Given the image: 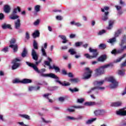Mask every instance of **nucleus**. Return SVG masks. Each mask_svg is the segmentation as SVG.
<instances>
[{
	"label": "nucleus",
	"instance_id": "1",
	"mask_svg": "<svg viewBox=\"0 0 126 126\" xmlns=\"http://www.w3.org/2000/svg\"><path fill=\"white\" fill-rule=\"evenodd\" d=\"M34 70L36 71V72L39 73L40 76H42V77H50L51 78H54L56 79V82L61 84V85H63V86H69V85H70V83L69 82L65 83V82H64L63 83H61V82L59 81V77H58L54 73H51L49 74H44V72L46 71V69L45 68H42L40 70H39L38 67H36Z\"/></svg>",
	"mask_w": 126,
	"mask_h": 126
},
{
	"label": "nucleus",
	"instance_id": "2",
	"mask_svg": "<svg viewBox=\"0 0 126 126\" xmlns=\"http://www.w3.org/2000/svg\"><path fill=\"white\" fill-rule=\"evenodd\" d=\"M105 82L104 80H102L100 81H95L94 83L95 87L92 88L90 91L88 92V94L92 93V94H98V90H104L105 87H101L100 86L103 85Z\"/></svg>",
	"mask_w": 126,
	"mask_h": 126
},
{
	"label": "nucleus",
	"instance_id": "3",
	"mask_svg": "<svg viewBox=\"0 0 126 126\" xmlns=\"http://www.w3.org/2000/svg\"><path fill=\"white\" fill-rule=\"evenodd\" d=\"M17 11L20 12L21 9L19 6H17L16 8L13 9L11 14L10 15L9 18L12 20H15V19H18L19 16L17 15Z\"/></svg>",
	"mask_w": 126,
	"mask_h": 126
},
{
	"label": "nucleus",
	"instance_id": "4",
	"mask_svg": "<svg viewBox=\"0 0 126 126\" xmlns=\"http://www.w3.org/2000/svg\"><path fill=\"white\" fill-rule=\"evenodd\" d=\"M89 51L90 53H93V56H91L89 54H84V56L87 58V59H89V60H91V59H94V58H97V56H98V52L97 51V49H93L92 48H90L89 49Z\"/></svg>",
	"mask_w": 126,
	"mask_h": 126
},
{
	"label": "nucleus",
	"instance_id": "5",
	"mask_svg": "<svg viewBox=\"0 0 126 126\" xmlns=\"http://www.w3.org/2000/svg\"><path fill=\"white\" fill-rule=\"evenodd\" d=\"M109 66H113V63H110L109 64H105L99 68L96 69L95 71L97 75H101V74L104 73L105 68H108Z\"/></svg>",
	"mask_w": 126,
	"mask_h": 126
},
{
	"label": "nucleus",
	"instance_id": "6",
	"mask_svg": "<svg viewBox=\"0 0 126 126\" xmlns=\"http://www.w3.org/2000/svg\"><path fill=\"white\" fill-rule=\"evenodd\" d=\"M109 7L108 6H105L104 7V8H101V11L102 12H104V14L102 16L101 19L103 20V21H107L108 19H109ZM105 10L106 11L105 12Z\"/></svg>",
	"mask_w": 126,
	"mask_h": 126
},
{
	"label": "nucleus",
	"instance_id": "7",
	"mask_svg": "<svg viewBox=\"0 0 126 126\" xmlns=\"http://www.w3.org/2000/svg\"><path fill=\"white\" fill-rule=\"evenodd\" d=\"M16 42V39L15 38H12L10 41V45L9 47L11 48L13 50L14 53H16L18 51V45L17 44H15Z\"/></svg>",
	"mask_w": 126,
	"mask_h": 126
},
{
	"label": "nucleus",
	"instance_id": "8",
	"mask_svg": "<svg viewBox=\"0 0 126 126\" xmlns=\"http://www.w3.org/2000/svg\"><path fill=\"white\" fill-rule=\"evenodd\" d=\"M109 81L111 82L112 84L110 85V88H117L119 83L116 80L114 77H110L108 79Z\"/></svg>",
	"mask_w": 126,
	"mask_h": 126
},
{
	"label": "nucleus",
	"instance_id": "9",
	"mask_svg": "<svg viewBox=\"0 0 126 126\" xmlns=\"http://www.w3.org/2000/svg\"><path fill=\"white\" fill-rule=\"evenodd\" d=\"M85 70H86L87 71L85 72L84 74V78L85 79H89V78H90V77H91V74L92 73V71H91L89 67L86 68Z\"/></svg>",
	"mask_w": 126,
	"mask_h": 126
},
{
	"label": "nucleus",
	"instance_id": "10",
	"mask_svg": "<svg viewBox=\"0 0 126 126\" xmlns=\"http://www.w3.org/2000/svg\"><path fill=\"white\" fill-rule=\"evenodd\" d=\"M17 62H20V60L17 58H16L15 60H13L12 63H13L12 66V69H16L18 67H19L20 63H17Z\"/></svg>",
	"mask_w": 126,
	"mask_h": 126
},
{
	"label": "nucleus",
	"instance_id": "11",
	"mask_svg": "<svg viewBox=\"0 0 126 126\" xmlns=\"http://www.w3.org/2000/svg\"><path fill=\"white\" fill-rule=\"evenodd\" d=\"M41 48L42 55L43 56V57H47V53H46V50H45V49L48 48V43H45L44 44V46H41Z\"/></svg>",
	"mask_w": 126,
	"mask_h": 126
},
{
	"label": "nucleus",
	"instance_id": "12",
	"mask_svg": "<svg viewBox=\"0 0 126 126\" xmlns=\"http://www.w3.org/2000/svg\"><path fill=\"white\" fill-rule=\"evenodd\" d=\"M94 115L96 116H104L105 115V110H97L94 111Z\"/></svg>",
	"mask_w": 126,
	"mask_h": 126
},
{
	"label": "nucleus",
	"instance_id": "13",
	"mask_svg": "<svg viewBox=\"0 0 126 126\" xmlns=\"http://www.w3.org/2000/svg\"><path fill=\"white\" fill-rule=\"evenodd\" d=\"M32 56L33 60H34V61H38V54H37V52H36V51H35V49H32Z\"/></svg>",
	"mask_w": 126,
	"mask_h": 126
},
{
	"label": "nucleus",
	"instance_id": "14",
	"mask_svg": "<svg viewBox=\"0 0 126 126\" xmlns=\"http://www.w3.org/2000/svg\"><path fill=\"white\" fill-rule=\"evenodd\" d=\"M116 114L118 116H126V110H124V109H119L116 111Z\"/></svg>",
	"mask_w": 126,
	"mask_h": 126
},
{
	"label": "nucleus",
	"instance_id": "15",
	"mask_svg": "<svg viewBox=\"0 0 126 126\" xmlns=\"http://www.w3.org/2000/svg\"><path fill=\"white\" fill-rule=\"evenodd\" d=\"M14 23L15 29L18 30L19 28H20V26L21 25V24H20V20L19 19H18L17 21H15L14 22Z\"/></svg>",
	"mask_w": 126,
	"mask_h": 126
},
{
	"label": "nucleus",
	"instance_id": "16",
	"mask_svg": "<svg viewBox=\"0 0 126 126\" xmlns=\"http://www.w3.org/2000/svg\"><path fill=\"white\" fill-rule=\"evenodd\" d=\"M47 60L49 61H44V64L45 65H47L48 66H49V69H51V66H52L51 65L50 63H52V62H53V60H52V59H51L49 57L47 58Z\"/></svg>",
	"mask_w": 126,
	"mask_h": 126
},
{
	"label": "nucleus",
	"instance_id": "17",
	"mask_svg": "<svg viewBox=\"0 0 126 126\" xmlns=\"http://www.w3.org/2000/svg\"><path fill=\"white\" fill-rule=\"evenodd\" d=\"M122 101H116L111 103L112 107H120L122 106Z\"/></svg>",
	"mask_w": 126,
	"mask_h": 126
},
{
	"label": "nucleus",
	"instance_id": "18",
	"mask_svg": "<svg viewBox=\"0 0 126 126\" xmlns=\"http://www.w3.org/2000/svg\"><path fill=\"white\" fill-rule=\"evenodd\" d=\"M106 59H107V56H106V55H103L99 57L97 59V61L98 62H105V61H106Z\"/></svg>",
	"mask_w": 126,
	"mask_h": 126
},
{
	"label": "nucleus",
	"instance_id": "19",
	"mask_svg": "<svg viewBox=\"0 0 126 126\" xmlns=\"http://www.w3.org/2000/svg\"><path fill=\"white\" fill-rule=\"evenodd\" d=\"M10 6L9 5H5L4 6V11L5 13H9L10 12Z\"/></svg>",
	"mask_w": 126,
	"mask_h": 126
},
{
	"label": "nucleus",
	"instance_id": "20",
	"mask_svg": "<svg viewBox=\"0 0 126 126\" xmlns=\"http://www.w3.org/2000/svg\"><path fill=\"white\" fill-rule=\"evenodd\" d=\"M31 83H32V80L29 79H24L21 82V83H23V84H27Z\"/></svg>",
	"mask_w": 126,
	"mask_h": 126
},
{
	"label": "nucleus",
	"instance_id": "21",
	"mask_svg": "<svg viewBox=\"0 0 126 126\" xmlns=\"http://www.w3.org/2000/svg\"><path fill=\"white\" fill-rule=\"evenodd\" d=\"M32 36L35 39V38H39L40 37V32L39 31H35L32 33Z\"/></svg>",
	"mask_w": 126,
	"mask_h": 126
},
{
	"label": "nucleus",
	"instance_id": "22",
	"mask_svg": "<svg viewBox=\"0 0 126 126\" xmlns=\"http://www.w3.org/2000/svg\"><path fill=\"white\" fill-rule=\"evenodd\" d=\"M118 73L119 75H121V76H124L126 74V69H122L118 70Z\"/></svg>",
	"mask_w": 126,
	"mask_h": 126
},
{
	"label": "nucleus",
	"instance_id": "23",
	"mask_svg": "<svg viewBox=\"0 0 126 126\" xmlns=\"http://www.w3.org/2000/svg\"><path fill=\"white\" fill-rule=\"evenodd\" d=\"M50 69H55L56 72H60V68L56 66L55 64H53L52 66H50Z\"/></svg>",
	"mask_w": 126,
	"mask_h": 126
},
{
	"label": "nucleus",
	"instance_id": "24",
	"mask_svg": "<svg viewBox=\"0 0 126 126\" xmlns=\"http://www.w3.org/2000/svg\"><path fill=\"white\" fill-rule=\"evenodd\" d=\"M1 27L2 29H11V26L9 24H3Z\"/></svg>",
	"mask_w": 126,
	"mask_h": 126
},
{
	"label": "nucleus",
	"instance_id": "25",
	"mask_svg": "<svg viewBox=\"0 0 126 126\" xmlns=\"http://www.w3.org/2000/svg\"><path fill=\"white\" fill-rule=\"evenodd\" d=\"M114 20H110L109 21V26L107 28L108 30H111L113 28V24H114Z\"/></svg>",
	"mask_w": 126,
	"mask_h": 126
},
{
	"label": "nucleus",
	"instance_id": "26",
	"mask_svg": "<svg viewBox=\"0 0 126 126\" xmlns=\"http://www.w3.org/2000/svg\"><path fill=\"white\" fill-rule=\"evenodd\" d=\"M50 95H51V94H43V96L44 98H46V99H48L50 103H53V100L49 98V96H50Z\"/></svg>",
	"mask_w": 126,
	"mask_h": 126
},
{
	"label": "nucleus",
	"instance_id": "27",
	"mask_svg": "<svg viewBox=\"0 0 126 126\" xmlns=\"http://www.w3.org/2000/svg\"><path fill=\"white\" fill-rule=\"evenodd\" d=\"M68 52L70 53V55H71L72 56H73V55H76V54H77V53L76 52V51H75V49H70L68 50Z\"/></svg>",
	"mask_w": 126,
	"mask_h": 126
},
{
	"label": "nucleus",
	"instance_id": "28",
	"mask_svg": "<svg viewBox=\"0 0 126 126\" xmlns=\"http://www.w3.org/2000/svg\"><path fill=\"white\" fill-rule=\"evenodd\" d=\"M20 116L24 119H26V120H28L29 121L31 120L30 116L27 114H20Z\"/></svg>",
	"mask_w": 126,
	"mask_h": 126
},
{
	"label": "nucleus",
	"instance_id": "29",
	"mask_svg": "<svg viewBox=\"0 0 126 126\" xmlns=\"http://www.w3.org/2000/svg\"><path fill=\"white\" fill-rule=\"evenodd\" d=\"M26 63L27 65H29V66H30L31 67H32V68H33L34 70H35L37 66H36L35 64L30 63L28 62H26Z\"/></svg>",
	"mask_w": 126,
	"mask_h": 126
},
{
	"label": "nucleus",
	"instance_id": "30",
	"mask_svg": "<svg viewBox=\"0 0 126 126\" xmlns=\"http://www.w3.org/2000/svg\"><path fill=\"white\" fill-rule=\"evenodd\" d=\"M126 54H124L121 57L117 59L116 60H115L114 61V63H120V62H121V61H122V60H123V59L126 58Z\"/></svg>",
	"mask_w": 126,
	"mask_h": 126
},
{
	"label": "nucleus",
	"instance_id": "31",
	"mask_svg": "<svg viewBox=\"0 0 126 126\" xmlns=\"http://www.w3.org/2000/svg\"><path fill=\"white\" fill-rule=\"evenodd\" d=\"M96 120H97V119L96 118H92L91 119L88 120L86 122V124H87V125H90V124H92V123H93V122H95V121H96Z\"/></svg>",
	"mask_w": 126,
	"mask_h": 126
},
{
	"label": "nucleus",
	"instance_id": "32",
	"mask_svg": "<svg viewBox=\"0 0 126 126\" xmlns=\"http://www.w3.org/2000/svg\"><path fill=\"white\" fill-rule=\"evenodd\" d=\"M86 106H94L96 105V102H86L85 103Z\"/></svg>",
	"mask_w": 126,
	"mask_h": 126
},
{
	"label": "nucleus",
	"instance_id": "33",
	"mask_svg": "<svg viewBox=\"0 0 126 126\" xmlns=\"http://www.w3.org/2000/svg\"><path fill=\"white\" fill-rule=\"evenodd\" d=\"M27 55V50L26 49V48H24L23 52L22 53V54H21V56L22 57V58H25Z\"/></svg>",
	"mask_w": 126,
	"mask_h": 126
},
{
	"label": "nucleus",
	"instance_id": "34",
	"mask_svg": "<svg viewBox=\"0 0 126 126\" xmlns=\"http://www.w3.org/2000/svg\"><path fill=\"white\" fill-rule=\"evenodd\" d=\"M116 41H117V40L116 39V37L114 36L112 38L109 39L107 41V42H108V43H110V44H113V43H115V42H116Z\"/></svg>",
	"mask_w": 126,
	"mask_h": 126
},
{
	"label": "nucleus",
	"instance_id": "35",
	"mask_svg": "<svg viewBox=\"0 0 126 126\" xmlns=\"http://www.w3.org/2000/svg\"><path fill=\"white\" fill-rule=\"evenodd\" d=\"M70 81L73 83H77V82H79L80 80L79 78H72L70 79Z\"/></svg>",
	"mask_w": 126,
	"mask_h": 126
},
{
	"label": "nucleus",
	"instance_id": "36",
	"mask_svg": "<svg viewBox=\"0 0 126 126\" xmlns=\"http://www.w3.org/2000/svg\"><path fill=\"white\" fill-rule=\"evenodd\" d=\"M33 47L35 50H38V43L36 40H33Z\"/></svg>",
	"mask_w": 126,
	"mask_h": 126
},
{
	"label": "nucleus",
	"instance_id": "37",
	"mask_svg": "<svg viewBox=\"0 0 126 126\" xmlns=\"http://www.w3.org/2000/svg\"><path fill=\"white\" fill-rule=\"evenodd\" d=\"M40 89V87L38 86L36 88L33 87H31L29 88V91H32V90H39Z\"/></svg>",
	"mask_w": 126,
	"mask_h": 126
},
{
	"label": "nucleus",
	"instance_id": "38",
	"mask_svg": "<svg viewBox=\"0 0 126 126\" xmlns=\"http://www.w3.org/2000/svg\"><path fill=\"white\" fill-rule=\"evenodd\" d=\"M121 33H122V30H118L116 32H115L114 37H115V38H117V37H119Z\"/></svg>",
	"mask_w": 126,
	"mask_h": 126
},
{
	"label": "nucleus",
	"instance_id": "39",
	"mask_svg": "<svg viewBox=\"0 0 126 126\" xmlns=\"http://www.w3.org/2000/svg\"><path fill=\"white\" fill-rule=\"evenodd\" d=\"M69 90L72 92V93H73V92H78V91H79V89L76 88H74V89L69 88Z\"/></svg>",
	"mask_w": 126,
	"mask_h": 126
},
{
	"label": "nucleus",
	"instance_id": "40",
	"mask_svg": "<svg viewBox=\"0 0 126 126\" xmlns=\"http://www.w3.org/2000/svg\"><path fill=\"white\" fill-rule=\"evenodd\" d=\"M67 121H75L76 120V118L72 117L71 116L66 117Z\"/></svg>",
	"mask_w": 126,
	"mask_h": 126
},
{
	"label": "nucleus",
	"instance_id": "41",
	"mask_svg": "<svg viewBox=\"0 0 126 126\" xmlns=\"http://www.w3.org/2000/svg\"><path fill=\"white\" fill-rule=\"evenodd\" d=\"M121 126H126V119H124L120 123Z\"/></svg>",
	"mask_w": 126,
	"mask_h": 126
},
{
	"label": "nucleus",
	"instance_id": "42",
	"mask_svg": "<svg viewBox=\"0 0 126 126\" xmlns=\"http://www.w3.org/2000/svg\"><path fill=\"white\" fill-rule=\"evenodd\" d=\"M25 38L27 40H29L30 39V34H29V32H26L25 35Z\"/></svg>",
	"mask_w": 126,
	"mask_h": 126
},
{
	"label": "nucleus",
	"instance_id": "43",
	"mask_svg": "<svg viewBox=\"0 0 126 126\" xmlns=\"http://www.w3.org/2000/svg\"><path fill=\"white\" fill-rule=\"evenodd\" d=\"M34 9L36 12H38V11H40V5H37L35 6Z\"/></svg>",
	"mask_w": 126,
	"mask_h": 126
},
{
	"label": "nucleus",
	"instance_id": "44",
	"mask_svg": "<svg viewBox=\"0 0 126 126\" xmlns=\"http://www.w3.org/2000/svg\"><path fill=\"white\" fill-rule=\"evenodd\" d=\"M1 52H4V53H6L8 52V47H6L1 49Z\"/></svg>",
	"mask_w": 126,
	"mask_h": 126
},
{
	"label": "nucleus",
	"instance_id": "45",
	"mask_svg": "<svg viewBox=\"0 0 126 126\" xmlns=\"http://www.w3.org/2000/svg\"><path fill=\"white\" fill-rule=\"evenodd\" d=\"M41 119L42 120V122L43 123H45V124H50L52 123L51 121H46V120H45V119H44L43 118H42Z\"/></svg>",
	"mask_w": 126,
	"mask_h": 126
},
{
	"label": "nucleus",
	"instance_id": "46",
	"mask_svg": "<svg viewBox=\"0 0 126 126\" xmlns=\"http://www.w3.org/2000/svg\"><path fill=\"white\" fill-rule=\"evenodd\" d=\"M99 47L100 49H106V45H105L104 44H100L99 45Z\"/></svg>",
	"mask_w": 126,
	"mask_h": 126
},
{
	"label": "nucleus",
	"instance_id": "47",
	"mask_svg": "<svg viewBox=\"0 0 126 126\" xmlns=\"http://www.w3.org/2000/svg\"><path fill=\"white\" fill-rule=\"evenodd\" d=\"M21 83V81L19 80V79H15L13 81V83Z\"/></svg>",
	"mask_w": 126,
	"mask_h": 126
},
{
	"label": "nucleus",
	"instance_id": "48",
	"mask_svg": "<svg viewBox=\"0 0 126 126\" xmlns=\"http://www.w3.org/2000/svg\"><path fill=\"white\" fill-rule=\"evenodd\" d=\"M59 38H61L62 40H65L66 39V37L63 35H59Z\"/></svg>",
	"mask_w": 126,
	"mask_h": 126
},
{
	"label": "nucleus",
	"instance_id": "49",
	"mask_svg": "<svg viewBox=\"0 0 126 126\" xmlns=\"http://www.w3.org/2000/svg\"><path fill=\"white\" fill-rule=\"evenodd\" d=\"M104 33H106V31H105V30H102V31H99L98 35H103Z\"/></svg>",
	"mask_w": 126,
	"mask_h": 126
},
{
	"label": "nucleus",
	"instance_id": "50",
	"mask_svg": "<svg viewBox=\"0 0 126 126\" xmlns=\"http://www.w3.org/2000/svg\"><path fill=\"white\" fill-rule=\"evenodd\" d=\"M78 103H83L84 102V99L83 98H80L77 99Z\"/></svg>",
	"mask_w": 126,
	"mask_h": 126
},
{
	"label": "nucleus",
	"instance_id": "51",
	"mask_svg": "<svg viewBox=\"0 0 126 126\" xmlns=\"http://www.w3.org/2000/svg\"><path fill=\"white\" fill-rule=\"evenodd\" d=\"M73 108H75L76 109H83V106H74Z\"/></svg>",
	"mask_w": 126,
	"mask_h": 126
},
{
	"label": "nucleus",
	"instance_id": "52",
	"mask_svg": "<svg viewBox=\"0 0 126 126\" xmlns=\"http://www.w3.org/2000/svg\"><path fill=\"white\" fill-rule=\"evenodd\" d=\"M4 18V15L3 13H0V20H2Z\"/></svg>",
	"mask_w": 126,
	"mask_h": 126
},
{
	"label": "nucleus",
	"instance_id": "53",
	"mask_svg": "<svg viewBox=\"0 0 126 126\" xmlns=\"http://www.w3.org/2000/svg\"><path fill=\"white\" fill-rule=\"evenodd\" d=\"M82 45V42H76L75 46L76 47H79V46H81Z\"/></svg>",
	"mask_w": 126,
	"mask_h": 126
},
{
	"label": "nucleus",
	"instance_id": "54",
	"mask_svg": "<svg viewBox=\"0 0 126 126\" xmlns=\"http://www.w3.org/2000/svg\"><path fill=\"white\" fill-rule=\"evenodd\" d=\"M39 23H40V21L39 20H37L34 22V25H35V26H37V25H38Z\"/></svg>",
	"mask_w": 126,
	"mask_h": 126
},
{
	"label": "nucleus",
	"instance_id": "55",
	"mask_svg": "<svg viewBox=\"0 0 126 126\" xmlns=\"http://www.w3.org/2000/svg\"><path fill=\"white\" fill-rule=\"evenodd\" d=\"M56 19H57V20H62L63 17H62V16H57L56 17Z\"/></svg>",
	"mask_w": 126,
	"mask_h": 126
},
{
	"label": "nucleus",
	"instance_id": "56",
	"mask_svg": "<svg viewBox=\"0 0 126 126\" xmlns=\"http://www.w3.org/2000/svg\"><path fill=\"white\" fill-rule=\"evenodd\" d=\"M59 100L60 102H63V101H64V97H60L59 98Z\"/></svg>",
	"mask_w": 126,
	"mask_h": 126
},
{
	"label": "nucleus",
	"instance_id": "57",
	"mask_svg": "<svg viewBox=\"0 0 126 126\" xmlns=\"http://www.w3.org/2000/svg\"><path fill=\"white\" fill-rule=\"evenodd\" d=\"M115 7L116 9H117V10H120V9H122V6H121L116 5Z\"/></svg>",
	"mask_w": 126,
	"mask_h": 126
},
{
	"label": "nucleus",
	"instance_id": "58",
	"mask_svg": "<svg viewBox=\"0 0 126 126\" xmlns=\"http://www.w3.org/2000/svg\"><path fill=\"white\" fill-rule=\"evenodd\" d=\"M75 26H77V27H80L82 26L80 23H76L75 24Z\"/></svg>",
	"mask_w": 126,
	"mask_h": 126
},
{
	"label": "nucleus",
	"instance_id": "59",
	"mask_svg": "<svg viewBox=\"0 0 126 126\" xmlns=\"http://www.w3.org/2000/svg\"><path fill=\"white\" fill-rule=\"evenodd\" d=\"M68 76L69 77L72 78V77H73V74H72V73H71V72L68 73Z\"/></svg>",
	"mask_w": 126,
	"mask_h": 126
},
{
	"label": "nucleus",
	"instance_id": "60",
	"mask_svg": "<svg viewBox=\"0 0 126 126\" xmlns=\"http://www.w3.org/2000/svg\"><path fill=\"white\" fill-rule=\"evenodd\" d=\"M121 68L124 67V66H126V61L125 62L122 63L121 64Z\"/></svg>",
	"mask_w": 126,
	"mask_h": 126
},
{
	"label": "nucleus",
	"instance_id": "61",
	"mask_svg": "<svg viewBox=\"0 0 126 126\" xmlns=\"http://www.w3.org/2000/svg\"><path fill=\"white\" fill-rule=\"evenodd\" d=\"M61 50H67V46H62L61 47Z\"/></svg>",
	"mask_w": 126,
	"mask_h": 126
},
{
	"label": "nucleus",
	"instance_id": "62",
	"mask_svg": "<svg viewBox=\"0 0 126 126\" xmlns=\"http://www.w3.org/2000/svg\"><path fill=\"white\" fill-rule=\"evenodd\" d=\"M67 110L68 111V112H70V113H71L72 112H74V109H72V108H68Z\"/></svg>",
	"mask_w": 126,
	"mask_h": 126
},
{
	"label": "nucleus",
	"instance_id": "63",
	"mask_svg": "<svg viewBox=\"0 0 126 126\" xmlns=\"http://www.w3.org/2000/svg\"><path fill=\"white\" fill-rule=\"evenodd\" d=\"M83 117L81 116H79L77 118H76V120H82Z\"/></svg>",
	"mask_w": 126,
	"mask_h": 126
},
{
	"label": "nucleus",
	"instance_id": "64",
	"mask_svg": "<svg viewBox=\"0 0 126 126\" xmlns=\"http://www.w3.org/2000/svg\"><path fill=\"white\" fill-rule=\"evenodd\" d=\"M75 37V34H71L70 35V38L71 39H72V38H74Z\"/></svg>",
	"mask_w": 126,
	"mask_h": 126
}]
</instances>
